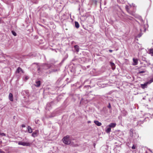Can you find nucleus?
Listing matches in <instances>:
<instances>
[{"label": "nucleus", "instance_id": "f257e3e1", "mask_svg": "<svg viewBox=\"0 0 153 153\" xmlns=\"http://www.w3.org/2000/svg\"><path fill=\"white\" fill-rule=\"evenodd\" d=\"M63 143L66 144H69L71 143V141L69 139V136H66L63 139Z\"/></svg>", "mask_w": 153, "mask_h": 153}, {"label": "nucleus", "instance_id": "f03ea898", "mask_svg": "<svg viewBox=\"0 0 153 153\" xmlns=\"http://www.w3.org/2000/svg\"><path fill=\"white\" fill-rule=\"evenodd\" d=\"M48 65L46 64L44 65H43L41 66L40 68H38V72L39 73V74H41V73L39 72L40 69H48Z\"/></svg>", "mask_w": 153, "mask_h": 153}, {"label": "nucleus", "instance_id": "7ed1b4c3", "mask_svg": "<svg viewBox=\"0 0 153 153\" xmlns=\"http://www.w3.org/2000/svg\"><path fill=\"white\" fill-rule=\"evenodd\" d=\"M18 144L23 146H29L30 145V144L29 143L24 142L21 141L19 142H18Z\"/></svg>", "mask_w": 153, "mask_h": 153}, {"label": "nucleus", "instance_id": "20e7f679", "mask_svg": "<svg viewBox=\"0 0 153 153\" xmlns=\"http://www.w3.org/2000/svg\"><path fill=\"white\" fill-rule=\"evenodd\" d=\"M148 84H149L148 82H145V83H144V84H141V87L143 89H144L145 88H147V85Z\"/></svg>", "mask_w": 153, "mask_h": 153}, {"label": "nucleus", "instance_id": "39448f33", "mask_svg": "<svg viewBox=\"0 0 153 153\" xmlns=\"http://www.w3.org/2000/svg\"><path fill=\"white\" fill-rule=\"evenodd\" d=\"M39 133V131L36 130L34 132H33L32 134V136L33 137H36L37 136Z\"/></svg>", "mask_w": 153, "mask_h": 153}, {"label": "nucleus", "instance_id": "423d86ee", "mask_svg": "<svg viewBox=\"0 0 153 153\" xmlns=\"http://www.w3.org/2000/svg\"><path fill=\"white\" fill-rule=\"evenodd\" d=\"M20 72L23 73V70L20 67H19L16 71V73H19Z\"/></svg>", "mask_w": 153, "mask_h": 153}, {"label": "nucleus", "instance_id": "0eeeda50", "mask_svg": "<svg viewBox=\"0 0 153 153\" xmlns=\"http://www.w3.org/2000/svg\"><path fill=\"white\" fill-rule=\"evenodd\" d=\"M116 123H110L109 125L108 126L111 128H114L116 126Z\"/></svg>", "mask_w": 153, "mask_h": 153}, {"label": "nucleus", "instance_id": "6e6552de", "mask_svg": "<svg viewBox=\"0 0 153 153\" xmlns=\"http://www.w3.org/2000/svg\"><path fill=\"white\" fill-rule=\"evenodd\" d=\"M9 98L11 101H13V95L11 93L9 94Z\"/></svg>", "mask_w": 153, "mask_h": 153}, {"label": "nucleus", "instance_id": "1a4fd4ad", "mask_svg": "<svg viewBox=\"0 0 153 153\" xmlns=\"http://www.w3.org/2000/svg\"><path fill=\"white\" fill-rule=\"evenodd\" d=\"M133 61L134 63H133V65H137L138 64V61L137 59H133Z\"/></svg>", "mask_w": 153, "mask_h": 153}, {"label": "nucleus", "instance_id": "9d476101", "mask_svg": "<svg viewBox=\"0 0 153 153\" xmlns=\"http://www.w3.org/2000/svg\"><path fill=\"white\" fill-rule=\"evenodd\" d=\"M94 122L96 125L99 126H100L102 125V123L98 121H95Z\"/></svg>", "mask_w": 153, "mask_h": 153}, {"label": "nucleus", "instance_id": "9b49d317", "mask_svg": "<svg viewBox=\"0 0 153 153\" xmlns=\"http://www.w3.org/2000/svg\"><path fill=\"white\" fill-rule=\"evenodd\" d=\"M111 66L112 67V68L113 70L115 69V66L113 62H110Z\"/></svg>", "mask_w": 153, "mask_h": 153}, {"label": "nucleus", "instance_id": "f8f14e48", "mask_svg": "<svg viewBox=\"0 0 153 153\" xmlns=\"http://www.w3.org/2000/svg\"><path fill=\"white\" fill-rule=\"evenodd\" d=\"M75 27L77 28H79V23L77 22H75Z\"/></svg>", "mask_w": 153, "mask_h": 153}, {"label": "nucleus", "instance_id": "ddd939ff", "mask_svg": "<svg viewBox=\"0 0 153 153\" xmlns=\"http://www.w3.org/2000/svg\"><path fill=\"white\" fill-rule=\"evenodd\" d=\"M27 129L29 133H30L32 132V130L30 127V126H28Z\"/></svg>", "mask_w": 153, "mask_h": 153}, {"label": "nucleus", "instance_id": "4468645a", "mask_svg": "<svg viewBox=\"0 0 153 153\" xmlns=\"http://www.w3.org/2000/svg\"><path fill=\"white\" fill-rule=\"evenodd\" d=\"M40 85V81H38L36 82L35 86L36 87H39Z\"/></svg>", "mask_w": 153, "mask_h": 153}, {"label": "nucleus", "instance_id": "2eb2a0df", "mask_svg": "<svg viewBox=\"0 0 153 153\" xmlns=\"http://www.w3.org/2000/svg\"><path fill=\"white\" fill-rule=\"evenodd\" d=\"M146 28H145L144 25V27H143V28H140V31L141 32H145L146 31Z\"/></svg>", "mask_w": 153, "mask_h": 153}, {"label": "nucleus", "instance_id": "dca6fc26", "mask_svg": "<svg viewBox=\"0 0 153 153\" xmlns=\"http://www.w3.org/2000/svg\"><path fill=\"white\" fill-rule=\"evenodd\" d=\"M149 53L151 54V56H153V49H150Z\"/></svg>", "mask_w": 153, "mask_h": 153}, {"label": "nucleus", "instance_id": "f3484780", "mask_svg": "<svg viewBox=\"0 0 153 153\" xmlns=\"http://www.w3.org/2000/svg\"><path fill=\"white\" fill-rule=\"evenodd\" d=\"M125 8L126 9V10L128 13H129V6L128 5H126L125 7Z\"/></svg>", "mask_w": 153, "mask_h": 153}, {"label": "nucleus", "instance_id": "a211bd4d", "mask_svg": "<svg viewBox=\"0 0 153 153\" xmlns=\"http://www.w3.org/2000/svg\"><path fill=\"white\" fill-rule=\"evenodd\" d=\"M111 131V128L110 127V128H107V129H106V132L107 133H109Z\"/></svg>", "mask_w": 153, "mask_h": 153}, {"label": "nucleus", "instance_id": "6ab92c4d", "mask_svg": "<svg viewBox=\"0 0 153 153\" xmlns=\"http://www.w3.org/2000/svg\"><path fill=\"white\" fill-rule=\"evenodd\" d=\"M74 48L76 50V51L78 52L79 51V48H78V46H77V45H75L74 46Z\"/></svg>", "mask_w": 153, "mask_h": 153}, {"label": "nucleus", "instance_id": "aec40b11", "mask_svg": "<svg viewBox=\"0 0 153 153\" xmlns=\"http://www.w3.org/2000/svg\"><path fill=\"white\" fill-rule=\"evenodd\" d=\"M149 84H150L152 82H153V77L151 79L150 81L148 82Z\"/></svg>", "mask_w": 153, "mask_h": 153}, {"label": "nucleus", "instance_id": "412c9836", "mask_svg": "<svg viewBox=\"0 0 153 153\" xmlns=\"http://www.w3.org/2000/svg\"><path fill=\"white\" fill-rule=\"evenodd\" d=\"M12 33L13 34L14 36H16V33L15 32L13 31H12Z\"/></svg>", "mask_w": 153, "mask_h": 153}, {"label": "nucleus", "instance_id": "4be33fe9", "mask_svg": "<svg viewBox=\"0 0 153 153\" xmlns=\"http://www.w3.org/2000/svg\"><path fill=\"white\" fill-rule=\"evenodd\" d=\"M129 6L130 7H135V4L133 3H132L131 4H129Z\"/></svg>", "mask_w": 153, "mask_h": 153}, {"label": "nucleus", "instance_id": "5701e85b", "mask_svg": "<svg viewBox=\"0 0 153 153\" xmlns=\"http://www.w3.org/2000/svg\"><path fill=\"white\" fill-rule=\"evenodd\" d=\"M1 136H6V134H5L4 133H1Z\"/></svg>", "mask_w": 153, "mask_h": 153}, {"label": "nucleus", "instance_id": "b1692460", "mask_svg": "<svg viewBox=\"0 0 153 153\" xmlns=\"http://www.w3.org/2000/svg\"><path fill=\"white\" fill-rule=\"evenodd\" d=\"M132 148L133 149H135V146L134 145H133L132 147Z\"/></svg>", "mask_w": 153, "mask_h": 153}, {"label": "nucleus", "instance_id": "393cba45", "mask_svg": "<svg viewBox=\"0 0 153 153\" xmlns=\"http://www.w3.org/2000/svg\"><path fill=\"white\" fill-rule=\"evenodd\" d=\"M140 20H141V22H142V23H141V25H142V26H143V20H142V19H140Z\"/></svg>", "mask_w": 153, "mask_h": 153}, {"label": "nucleus", "instance_id": "a878e982", "mask_svg": "<svg viewBox=\"0 0 153 153\" xmlns=\"http://www.w3.org/2000/svg\"><path fill=\"white\" fill-rule=\"evenodd\" d=\"M139 72H140V73L142 74V73H144L145 72V71H140Z\"/></svg>", "mask_w": 153, "mask_h": 153}, {"label": "nucleus", "instance_id": "bb28decb", "mask_svg": "<svg viewBox=\"0 0 153 153\" xmlns=\"http://www.w3.org/2000/svg\"><path fill=\"white\" fill-rule=\"evenodd\" d=\"M22 127H25V125L23 124L22 125Z\"/></svg>", "mask_w": 153, "mask_h": 153}, {"label": "nucleus", "instance_id": "cd10ccee", "mask_svg": "<svg viewBox=\"0 0 153 153\" xmlns=\"http://www.w3.org/2000/svg\"><path fill=\"white\" fill-rule=\"evenodd\" d=\"M29 77H28V76H27L25 77V79L27 80V79H28Z\"/></svg>", "mask_w": 153, "mask_h": 153}, {"label": "nucleus", "instance_id": "c85d7f7f", "mask_svg": "<svg viewBox=\"0 0 153 153\" xmlns=\"http://www.w3.org/2000/svg\"><path fill=\"white\" fill-rule=\"evenodd\" d=\"M109 51L110 52H112V50H109Z\"/></svg>", "mask_w": 153, "mask_h": 153}, {"label": "nucleus", "instance_id": "c756f323", "mask_svg": "<svg viewBox=\"0 0 153 153\" xmlns=\"http://www.w3.org/2000/svg\"><path fill=\"white\" fill-rule=\"evenodd\" d=\"M88 123H90V122L89 121H88Z\"/></svg>", "mask_w": 153, "mask_h": 153}, {"label": "nucleus", "instance_id": "7c9ffc66", "mask_svg": "<svg viewBox=\"0 0 153 153\" xmlns=\"http://www.w3.org/2000/svg\"><path fill=\"white\" fill-rule=\"evenodd\" d=\"M141 36V35H140V36H139V37H140Z\"/></svg>", "mask_w": 153, "mask_h": 153}, {"label": "nucleus", "instance_id": "2f4dec72", "mask_svg": "<svg viewBox=\"0 0 153 153\" xmlns=\"http://www.w3.org/2000/svg\"><path fill=\"white\" fill-rule=\"evenodd\" d=\"M1 133H0V135H1Z\"/></svg>", "mask_w": 153, "mask_h": 153}, {"label": "nucleus", "instance_id": "473e14b6", "mask_svg": "<svg viewBox=\"0 0 153 153\" xmlns=\"http://www.w3.org/2000/svg\"><path fill=\"white\" fill-rule=\"evenodd\" d=\"M110 107H111L110 106H109V108Z\"/></svg>", "mask_w": 153, "mask_h": 153}]
</instances>
